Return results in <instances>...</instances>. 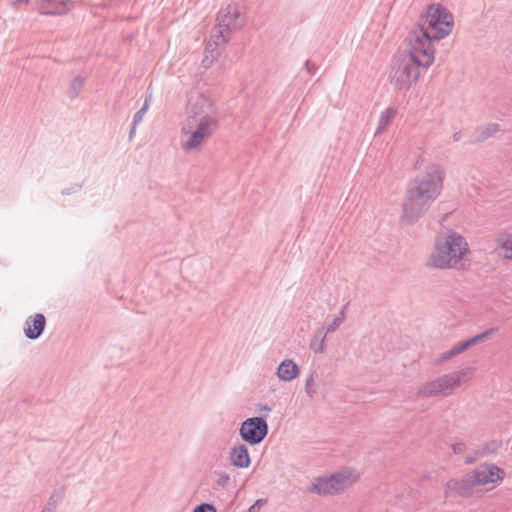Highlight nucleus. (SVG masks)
<instances>
[{
  "label": "nucleus",
  "mask_w": 512,
  "mask_h": 512,
  "mask_svg": "<svg viewBox=\"0 0 512 512\" xmlns=\"http://www.w3.org/2000/svg\"><path fill=\"white\" fill-rule=\"evenodd\" d=\"M218 127V113L213 100L193 90L188 96L186 118L181 128L180 145L185 153L198 152Z\"/></svg>",
  "instance_id": "f257e3e1"
},
{
  "label": "nucleus",
  "mask_w": 512,
  "mask_h": 512,
  "mask_svg": "<svg viewBox=\"0 0 512 512\" xmlns=\"http://www.w3.org/2000/svg\"><path fill=\"white\" fill-rule=\"evenodd\" d=\"M444 178V170L438 164H431L409 184L403 202L402 221L414 224L419 220L440 195Z\"/></svg>",
  "instance_id": "f03ea898"
},
{
  "label": "nucleus",
  "mask_w": 512,
  "mask_h": 512,
  "mask_svg": "<svg viewBox=\"0 0 512 512\" xmlns=\"http://www.w3.org/2000/svg\"><path fill=\"white\" fill-rule=\"evenodd\" d=\"M417 41L407 40L405 53L392 66L390 81L398 90H408L416 84L421 73L435 60V55L425 50Z\"/></svg>",
  "instance_id": "7ed1b4c3"
},
{
  "label": "nucleus",
  "mask_w": 512,
  "mask_h": 512,
  "mask_svg": "<svg viewBox=\"0 0 512 512\" xmlns=\"http://www.w3.org/2000/svg\"><path fill=\"white\" fill-rule=\"evenodd\" d=\"M453 26V15L442 5L431 4L421 14L418 27L409 33L407 40H418L425 50L435 55L434 41L447 37Z\"/></svg>",
  "instance_id": "20e7f679"
},
{
  "label": "nucleus",
  "mask_w": 512,
  "mask_h": 512,
  "mask_svg": "<svg viewBox=\"0 0 512 512\" xmlns=\"http://www.w3.org/2000/svg\"><path fill=\"white\" fill-rule=\"evenodd\" d=\"M468 250L465 238L456 232H451L436 241L435 250L431 255L432 264L441 269L460 268Z\"/></svg>",
  "instance_id": "39448f33"
},
{
  "label": "nucleus",
  "mask_w": 512,
  "mask_h": 512,
  "mask_svg": "<svg viewBox=\"0 0 512 512\" xmlns=\"http://www.w3.org/2000/svg\"><path fill=\"white\" fill-rule=\"evenodd\" d=\"M464 371L452 372L445 374L433 381L427 382L418 389V395L423 397H433L446 391L458 387L461 383Z\"/></svg>",
  "instance_id": "423d86ee"
},
{
  "label": "nucleus",
  "mask_w": 512,
  "mask_h": 512,
  "mask_svg": "<svg viewBox=\"0 0 512 512\" xmlns=\"http://www.w3.org/2000/svg\"><path fill=\"white\" fill-rule=\"evenodd\" d=\"M269 426L262 417L247 418L241 423L239 435L250 445L260 444L267 436Z\"/></svg>",
  "instance_id": "0eeeda50"
},
{
  "label": "nucleus",
  "mask_w": 512,
  "mask_h": 512,
  "mask_svg": "<svg viewBox=\"0 0 512 512\" xmlns=\"http://www.w3.org/2000/svg\"><path fill=\"white\" fill-rule=\"evenodd\" d=\"M216 24L231 33L243 24L241 7L238 3H230L220 9Z\"/></svg>",
  "instance_id": "6e6552de"
},
{
  "label": "nucleus",
  "mask_w": 512,
  "mask_h": 512,
  "mask_svg": "<svg viewBox=\"0 0 512 512\" xmlns=\"http://www.w3.org/2000/svg\"><path fill=\"white\" fill-rule=\"evenodd\" d=\"M475 485L495 484L502 481L504 471L495 464H484L471 472Z\"/></svg>",
  "instance_id": "1a4fd4ad"
},
{
  "label": "nucleus",
  "mask_w": 512,
  "mask_h": 512,
  "mask_svg": "<svg viewBox=\"0 0 512 512\" xmlns=\"http://www.w3.org/2000/svg\"><path fill=\"white\" fill-rule=\"evenodd\" d=\"M231 34L232 33L230 31L227 29L224 31L222 27L216 24L212 29L210 39L206 45V56L203 62L208 60V54L211 55L212 59L218 56L217 49L224 46L229 41Z\"/></svg>",
  "instance_id": "9d476101"
},
{
  "label": "nucleus",
  "mask_w": 512,
  "mask_h": 512,
  "mask_svg": "<svg viewBox=\"0 0 512 512\" xmlns=\"http://www.w3.org/2000/svg\"><path fill=\"white\" fill-rule=\"evenodd\" d=\"M476 486L471 473L466 474L459 480L452 479L446 483L445 496H469L472 488Z\"/></svg>",
  "instance_id": "9b49d317"
},
{
  "label": "nucleus",
  "mask_w": 512,
  "mask_h": 512,
  "mask_svg": "<svg viewBox=\"0 0 512 512\" xmlns=\"http://www.w3.org/2000/svg\"><path fill=\"white\" fill-rule=\"evenodd\" d=\"M46 327V318L42 313L27 317L24 324V334L30 340L38 339Z\"/></svg>",
  "instance_id": "f8f14e48"
},
{
  "label": "nucleus",
  "mask_w": 512,
  "mask_h": 512,
  "mask_svg": "<svg viewBox=\"0 0 512 512\" xmlns=\"http://www.w3.org/2000/svg\"><path fill=\"white\" fill-rule=\"evenodd\" d=\"M498 331V327H492L489 328L469 339H466L464 341L458 342L453 346L456 355H459L466 350L470 349L471 347L483 342L484 340L488 339L490 336L495 334Z\"/></svg>",
  "instance_id": "ddd939ff"
},
{
  "label": "nucleus",
  "mask_w": 512,
  "mask_h": 512,
  "mask_svg": "<svg viewBox=\"0 0 512 512\" xmlns=\"http://www.w3.org/2000/svg\"><path fill=\"white\" fill-rule=\"evenodd\" d=\"M69 0H40V12L44 15H63L70 9Z\"/></svg>",
  "instance_id": "4468645a"
},
{
  "label": "nucleus",
  "mask_w": 512,
  "mask_h": 512,
  "mask_svg": "<svg viewBox=\"0 0 512 512\" xmlns=\"http://www.w3.org/2000/svg\"><path fill=\"white\" fill-rule=\"evenodd\" d=\"M299 374V367L292 359L283 360L277 368V377L284 382L294 380Z\"/></svg>",
  "instance_id": "2eb2a0df"
},
{
  "label": "nucleus",
  "mask_w": 512,
  "mask_h": 512,
  "mask_svg": "<svg viewBox=\"0 0 512 512\" xmlns=\"http://www.w3.org/2000/svg\"><path fill=\"white\" fill-rule=\"evenodd\" d=\"M230 461L232 465L238 468L249 467L251 460L248 449L243 444H238L231 449Z\"/></svg>",
  "instance_id": "dca6fc26"
},
{
  "label": "nucleus",
  "mask_w": 512,
  "mask_h": 512,
  "mask_svg": "<svg viewBox=\"0 0 512 512\" xmlns=\"http://www.w3.org/2000/svg\"><path fill=\"white\" fill-rule=\"evenodd\" d=\"M333 487L336 493L350 486L355 478L350 470L345 469L331 475Z\"/></svg>",
  "instance_id": "f3484780"
},
{
  "label": "nucleus",
  "mask_w": 512,
  "mask_h": 512,
  "mask_svg": "<svg viewBox=\"0 0 512 512\" xmlns=\"http://www.w3.org/2000/svg\"><path fill=\"white\" fill-rule=\"evenodd\" d=\"M311 493H315L318 495H327L336 493L333 487L331 476H323L319 477L315 480L314 483L309 488Z\"/></svg>",
  "instance_id": "a211bd4d"
},
{
  "label": "nucleus",
  "mask_w": 512,
  "mask_h": 512,
  "mask_svg": "<svg viewBox=\"0 0 512 512\" xmlns=\"http://www.w3.org/2000/svg\"><path fill=\"white\" fill-rule=\"evenodd\" d=\"M498 253L504 259L512 260V234L501 233L496 239Z\"/></svg>",
  "instance_id": "6ab92c4d"
},
{
  "label": "nucleus",
  "mask_w": 512,
  "mask_h": 512,
  "mask_svg": "<svg viewBox=\"0 0 512 512\" xmlns=\"http://www.w3.org/2000/svg\"><path fill=\"white\" fill-rule=\"evenodd\" d=\"M397 115V109L394 107H388L386 108L380 115L378 120V126L375 131V135L381 134L383 131H385L393 119Z\"/></svg>",
  "instance_id": "aec40b11"
},
{
  "label": "nucleus",
  "mask_w": 512,
  "mask_h": 512,
  "mask_svg": "<svg viewBox=\"0 0 512 512\" xmlns=\"http://www.w3.org/2000/svg\"><path fill=\"white\" fill-rule=\"evenodd\" d=\"M499 131V125L489 123L486 126L479 127L474 133V142H483Z\"/></svg>",
  "instance_id": "412c9836"
},
{
  "label": "nucleus",
  "mask_w": 512,
  "mask_h": 512,
  "mask_svg": "<svg viewBox=\"0 0 512 512\" xmlns=\"http://www.w3.org/2000/svg\"><path fill=\"white\" fill-rule=\"evenodd\" d=\"M85 79L82 76L75 77L69 87L68 96L75 99L84 87Z\"/></svg>",
  "instance_id": "4be33fe9"
},
{
  "label": "nucleus",
  "mask_w": 512,
  "mask_h": 512,
  "mask_svg": "<svg viewBox=\"0 0 512 512\" xmlns=\"http://www.w3.org/2000/svg\"><path fill=\"white\" fill-rule=\"evenodd\" d=\"M317 378H318L317 372L316 371H312L309 374V376L307 377L306 381H305L304 390H305L306 395L310 399L314 398L316 393H317L316 388L314 387V383H315Z\"/></svg>",
  "instance_id": "5701e85b"
},
{
  "label": "nucleus",
  "mask_w": 512,
  "mask_h": 512,
  "mask_svg": "<svg viewBox=\"0 0 512 512\" xmlns=\"http://www.w3.org/2000/svg\"><path fill=\"white\" fill-rule=\"evenodd\" d=\"M346 306L347 305H344L340 312H339V315L336 316L332 322L330 324L327 325L326 327V331H325V334H329V333H332L334 332L345 320V309H346Z\"/></svg>",
  "instance_id": "b1692460"
},
{
  "label": "nucleus",
  "mask_w": 512,
  "mask_h": 512,
  "mask_svg": "<svg viewBox=\"0 0 512 512\" xmlns=\"http://www.w3.org/2000/svg\"><path fill=\"white\" fill-rule=\"evenodd\" d=\"M325 339L326 334L319 336L315 335L314 339L312 340L310 344V349L314 351L315 353H321L325 349Z\"/></svg>",
  "instance_id": "393cba45"
},
{
  "label": "nucleus",
  "mask_w": 512,
  "mask_h": 512,
  "mask_svg": "<svg viewBox=\"0 0 512 512\" xmlns=\"http://www.w3.org/2000/svg\"><path fill=\"white\" fill-rule=\"evenodd\" d=\"M150 102H151V95L145 99L144 104L141 107V109L138 112H136V114L134 115V118H133L134 126H137L142 121L145 113L147 112V110L149 108Z\"/></svg>",
  "instance_id": "a878e982"
},
{
  "label": "nucleus",
  "mask_w": 512,
  "mask_h": 512,
  "mask_svg": "<svg viewBox=\"0 0 512 512\" xmlns=\"http://www.w3.org/2000/svg\"><path fill=\"white\" fill-rule=\"evenodd\" d=\"M230 482V476L226 472H218L215 481V488H224Z\"/></svg>",
  "instance_id": "bb28decb"
},
{
  "label": "nucleus",
  "mask_w": 512,
  "mask_h": 512,
  "mask_svg": "<svg viewBox=\"0 0 512 512\" xmlns=\"http://www.w3.org/2000/svg\"><path fill=\"white\" fill-rule=\"evenodd\" d=\"M193 512H217L214 505L210 503H201L200 505H197Z\"/></svg>",
  "instance_id": "cd10ccee"
},
{
  "label": "nucleus",
  "mask_w": 512,
  "mask_h": 512,
  "mask_svg": "<svg viewBox=\"0 0 512 512\" xmlns=\"http://www.w3.org/2000/svg\"><path fill=\"white\" fill-rule=\"evenodd\" d=\"M266 502V499L256 500V502L249 507L248 512H260L261 508L266 504Z\"/></svg>",
  "instance_id": "c85d7f7f"
},
{
  "label": "nucleus",
  "mask_w": 512,
  "mask_h": 512,
  "mask_svg": "<svg viewBox=\"0 0 512 512\" xmlns=\"http://www.w3.org/2000/svg\"><path fill=\"white\" fill-rule=\"evenodd\" d=\"M457 356L456 353H455V350L454 348L452 347L451 349L443 352L438 360V362H444V361H447L453 357Z\"/></svg>",
  "instance_id": "c756f323"
},
{
  "label": "nucleus",
  "mask_w": 512,
  "mask_h": 512,
  "mask_svg": "<svg viewBox=\"0 0 512 512\" xmlns=\"http://www.w3.org/2000/svg\"><path fill=\"white\" fill-rule=\"evenodd\" d=\"M455 454H461L464 451L465 445L463 443H456L452 445Z\"/></svg>",
  "instance_id": "7c9ffc66"
},
{
  "label": "nucleus",
  "mask_w": 512,
  "mask_h": 512,
  "mask_svg": "<svg viewBox=\"0 0 512 512\" xmlns=\"http://www.w3.org/2000/svg\"><path fill=\"white\" fill-rule=\"evenodd\" d=\"M305 67H306V70L311 73V74H314L315 70H316V67L315 65L311 62V61H306L305 63Z\"/></svg>",
  "instance_id": "2f4dec72"
},
{
  "label": "nucleus",
  "mask_w": 512,
  "mask_h": 512,
  "mask_svg": "<svg viewBox=\"0 0 512 512\" xmlns=\"http://www.w3.org/2000/svg\"><path fill=\"white\" fill-rule=\"evenodd\" d=\"M56 507V501L53 499V497H50L49 502L47 503L45 508H51L52 512H55Z\"/></svg>",
  "instance_id": "473e14b6"
},
{
  "label": "nucleus",
  "mask_w": 512,
  "mask_h": 512,
  "mask_svg": "<svg viewBox=\"0 0 512 512\" xmlns=\"http://www.w3.org/2000/svg\"><path fill=\"white\" fill-rule=\"evenodd\" d=\"M136 126H134V122H132L131 129L129 132V137L131 138L133 133L135 132Z\"/></svg>",
  "instance_id": "72a5a7b5"
},
{
  "label": "nucleus",
  "mask_w": 512,
  "mask_h": 512,
  "mask_svg": "<svg viewBox=\"0 0 512 512\" xmlns=\"http://www.w3.org/2000/svg\"><path fill=\"white\" fill-rule=\"evenodd\" d=\"M460 138H461V136H460V133H459V132H457V133H455V134L453 135V140H454V141H459V140H460Z\"/></svg>",
  "instance_id": "f704fd0d"
},
{
  "label": "nucleus",
  "mask_w": 512,
  "mask_h": 512,
  "mask_svg": "<svg viewBox=\"0 0 512 512\" xmlns=\"http://www.w3.org/2000/svg\"><path fill=\"white\" fill-rule=\"evenodd\" d=\"M262 410L267 411V412H270V411H271V408H270L269 406H267V405H264V406L262 407Z\"/></svg>",
  "instance_id": "c9c22d12"
},
{
  "label": "nucleus",
  "mask_w": 512,
  "mask_h": 512,
  "mask_svg": "<svg viewBox=\"0 0 512 512\" xmlns=\"http://www.w3.org/2000/svg\"><path fill=\"white\" fill-rule=\"evenodd\" d=\"M80 185H76L74 188H73V192H76V191H79L80 190Z\"/></svg>",
  "instance_id": "e433bc0d"
},
{
  "label": "nucleus",
  "mask_w": 512,
  "mask_h": 512,
  "mask_svg": "<svg viewBox=\"0 0 512 512\" xmlns=\"http://www.w3.org/2000/svg\"><path fill=\"white\" fill-rule=\"evenodd\" d=\"M42 512H52L51 508H44Z\"/></svg>",
  "instance_id": "4c0bfd02"
},
{
  "label": "nucleus",
  "mask_w": 512,
  "mask_h": 512,
  "mask_svg": "<svg viewBox=\"0 0 512 512\" xmlns=\"http://www.w3.org/2000/svg\"><path fill=\"white\" fill-rule=\"evenodd\" d=\"M16 2L17 3H24V2H28V0H17Z\"/></svg>",
  "instance_id": "58836bf2"
},
{
  "label": "nucleus",
  "mask_w": 512,
  "mask_h": 512,
  "mask_svg": "<svg viewBox=\"0 0 512 512\" xmlns=\"http://www.w3.org/2000/svg\"><path fill=\"white\" fill-rule=\"evenodd\" d=\"M64 194H70V191H63Z\"/></svg>",
  "instance_id": "ea45409f"
}]
</instances>
